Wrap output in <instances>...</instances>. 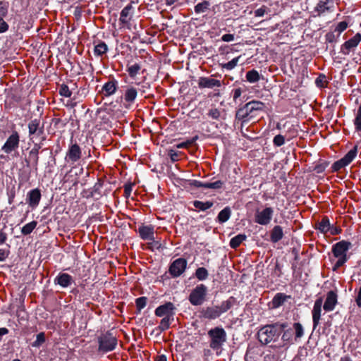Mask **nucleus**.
Wrapping results in <instances>:
<instances>
[{"label": "nucleus", "instance_id": "obj_1", "mask_svg": "<svg viewBox=\"0 0 361 361\" xmlns=\"http://www.w3.org/2000/svg\"><path fill=\"white\" fill-rule=\"evenodd\" d=\"M265 104L257 100H252L240 107L235 113V119L240 121L242 125L247 124L250 121L255 122L258 112L264 111Z\"/></svg>", "mask_w": 361, "mask_h": 361}, {"label": "nucleus", "instance_id": "obj_2", "mask_svg": "<svg viewBox=\"0 0 361 361\" xmlns=\"http://www.w3.org/2000/svg\"><path fill=\"white\" fill-rule=\"evenodd\" d=\"M286 326V324H274L262 327L257 333L259 342L264 345H267L271 341H276L282 330Z\"/></svg>", "mask_w": 361, "mask_h": 361}, {"label": "nucleus", "instance_id": "obj_3", "mask_svg": "<svg viewBox=\"0 0 361 361\" xmlns=\"http://www.w3.org/2000/svg\"><path fill=\"white\" fill-rule=\"evenodd\" d=\"M210 338L209 347L214 350H221L224 343L226 341V332L221 327H215L208 331Z\"/></svg>", "mask_w": 361, "mask_h": 361}, {"label": "nucleus", "instance_id": "obj_4", "mask_svg": "<svg viewBox=\"0 0 361 361\" xmlns=\"http://www.w3.org/2000/svg\"><path fill=\"white\" fill-rule=\"evenodd\" d=\"M351 246V243L342 240L336 243L332 248V252L335 257L338 258L334 265V269L343 266L347 261L346 252Z\"/></svg>", "mask_w": 361, "mask_h": 361}, {"label": "nucleus", "instance_id": "obj_5", "mask_svg": "<svg viewBox=\"0 0 361 361\" xmlns=\"http://www.w3.org/2000/svg\"><path fill=\"white\" fill-rule=\"evenodd\" d=\"M207 288L204 284L197 285L190 293L189 301L192 305H201L205 300Z\"/></svg>", "mask_w": 361, "mask_h": 361}, {"label": "nucleus", "instance_id": "obj_6", "mask_svg": "<svg viewBox=\"0 0 361 361\" xmlns=\"http://www.w3.org/2000/svg\"><path fill=\"white\" fill-rule=\"evenodd\" d=\"M99 350L109 352L115 349L117 345V339L111 334L107 333L102 335L98 338Z\"/></svg>", "mask_w": 361, "mask_h": 361}, {"label": "nucleus", "instance_id": "obj_7", "mask_svg": "<svg viewBox=\"0 0 361 361\" xmlns=\"http://www.w3.org/2000/svg\"><path fill=\"white\" fill-rule=\"evenodd\" d=\"M274 212V209L270 207L257 210L255 214V222L262 226L268 225L272 219Z\"/></svg>", "mask_w": 361, "mask_h": 361}, {"label": "nucleus", "instance_id": "obj_8", "mask_svg": "<svg viewBox=\"0 0 361 361\" xmlns=\"http://www.w3.org/2000/svg\"><path fill=\"white\" fill-rule=\"evenodd\" d=\"M357 153V147L350 149L342 159L336 161L332 165L334 171H338L341 169L348 166L356 157Z\"/></svg>", "mask_w": 361, "mask_h": 361}, {"label": "nucleus", "instance_id": "obj_9", "mask_svg": "<svg viewBox=\"0 0 361 361\" xmlns=\"http://www.w3.org/2000/svg\"><path fill=\"white\" fill-rule=\"evenodd\" d=\"M20 136L17 131H13L7 138L6 142L1 147V150L6 154H10L16 150L19 147Z\"/></svg>", "mask_w": 361, "mask_h": 361}, {"label": "nucleus", "instance_id": "obj_10", "mask_svg": "<svg viewBox=\"0 0 361 361\" xmlns=\"http://www.w3.org/2000/svg\"><path fill=\"white\" fill-rule=\"evenodd\" d=\"M187 261L184 258H178L174 260L169 267V273L173 277L180 276L185 270Z\"/></svg>", "mask_w": 361, "mask_h": 361}, {"label": "nucleus", "instance_id": "obj_11", "mask_svg": "<svg viewBox=\"0 0 361 361\" xmlns=\"http://www.w3.org/2000/svg\"><path fill=\"white\" fill-rule=\"evenodd\" d=\"M175 305L171 302H167L156 308L155 315L159 317H174Z\"/></svg>", "mask_w": 361, "mask_h": 361}, {"label": "nucleus", "instance_id": "obj_12", "mask_svg": "<svg viewBox=\"0 0 361 361\" xmlns=\"http://www.w3.org/2000/svg\"><path fill=\"white\" fill-rule=\"evenodd\" d=\"M361 41V35L357 33L353 38L346 41L341 48V51L345 54H349L350 51L355 48Z\"/></svg>", "mask_w": 361, "mask_h": 361}, {"label": "nucleus", "instance_id": "obj_13", "mask_svg": "<svg viewBox=\"0 0 361 361\" xmlns=\"http://www.w3.org/2000/svg\"><path fill=\"white\" fill-rule=\"evenodd\" d=\"M82 152L80 146L75 143L69 147L66 159L71 163H75L81 158Z\"/></svg>", "mask_w": 361, "mask_h": 361}, {"label": "nucleus", "instance_id": "obj_14", "mask_svg": "<svg viewBox=\"0 0 361 361\" xmlns=\"http://www.w3.org/2000/svg\"><path fill=\"white\" fill-rule=\"evenodd\" d=\"M323 303L322 298H317L314 304L312 310V321H313V329L314 330L319 324L321 318L322 306Z\"/></svg>", "mask_w": 361, "mask_h": 361}, {"label": "nucleus", "instance_id": "obj_15", "mask_svg": "<svg viewBox=\"0 0 361 361\" xmlns=\"http://www.w3.org/2000/svg\"><path fill=\"white\" fill-rule=\"evenodd\" d=\"M28 129L30 137L33 135L41 136L44 133V128L43 126H40V121L37 118L32 120L28 123ZM32 139L33 137H30V140H32Z\"/></svg>", "mask_w": 361, "mask_h": 361}, {"label": "nucleus", "instance_id": "obj_16", "mask_svg": "<svg viewBox=\"0 0 361 361\" xmlns=\"http://www.w3.org/2000/svg\"><path fill=\"white\" fill-rule=\"evenodd\" d=\"M41 200V192L38 188L31 190L27 195V202L32 208L36 207Z\"/></svg>", "mask_w": 361, "mask_h": 361}, {"label": "nucleus", "instance_id": "obj_17", "mask_svg": "<svg viewBox=\"0 0 361 361\" xmlns=\"http://www.w3.org/2000/svg\"><path fill=\"white\" fill-rule=\"evenodd\" d=\"M337 304V295L333 291L330 290L327 293L326 298L324 304V310L326 312L333 311Z\"/></svg>", "mask_w": 361, "mask_h": 361}, {"label": "nucleus", "instance_id": "obj_18", "mask_svg": "<svg viewBox=\"0 0 361 361\" xmlns=\"http://www.w3.org/2000/svg\"><path fill=\"white\" fill-rule=\"evenodd\" d=\"M221 82L219 80L201 77L198 80V86L200 88H213L214 87H221Z\"/></svg>", "mask_w": 361, "mask_h": 361}, {"label": "nucleus", "instance_id": "obj_19", "mask_svg": "<svg viewBox=\"0 0 361 361\" xmlns=\"http://www.w3.org/2000/svg\"><path fill=\"white\" fill-rule=\"evenodd\" d=\"M262 353L259 348L256 346L249 347L247 350L245 360V361H259Z\"/></svg>", "mask_w": 361, "mask_h": 361}, {"label": "nucleus", "instance_id": "obj_20", "mask_svg": "<svg viewBox=\"0 0 361 361\" xmlns=\"http://www.w3.org/2000/svg\"><path fill=\"white\" fill-rule=\"evenodd\" d=\"M73 282V277L66 273H60L55 279L54 283L63 288L70 286Z\"/></svg>", "mask_w": 361, "mask_h": 361}, {"label": "nucleus", "instance_id": "obj_21", "mask_svg": "<svg viewBox=\"0 0 361 361\" xmlns=\"http://www.w3.org/2000/svg\"><path fill=\"white\" fill-rule=\"evenodd\" d=\"M202 316L208 319H214L221 314L216 306L207 307L201 312Z\"/></svg>", "mask_w": 361, "mask_h": 361}, {"label": "nucleus", "instance_id": "obj_22", "mask_svg": "<svg viewBox=\"0 0 361 361\" xmlns=\"http://www.w3.org/2000/svg\"><path fill=\"white\" fill-rule=\"evenodd\" d=\"M139 233L142 239L154 240V228L151 226H142L139 228Z\"/></svg>", "mask_w": 361, "mask_h": 361}, {"label": "nucleus", "instance_id": "obj_23", "mask_svg": "<svg viewBox=\"0 0 361 361\" xmlns=\"http://www.w3.org/2000/svg\"><path fill=\"white\" fill-rule=\"evenodd\" d=\"M289 295H286L284 293H279L276 294L271 301V305L273 308H278L281 306L288 298H289Z\"/></svg>", "mask_w": 361, "mask_h": 361}, {"label": "nucleus", "instance_id": "obj_24", "mask_svg": "<svg viewBox=\"0 0 361 361\" xmlns=\"http://www.w3.org/2000/svg\"><path fill=\"white\" fill-rule=\"evenodd\" d=\"M116 90V82L111 80L106 82L102 87V92L106 97H109L115 93Z\"/></svg>", "mask_w": 361, "mask_h": 361}, {"label": "nucleus", "instance_id": "obj_25", "mask_svg": "<svg viewBox=\"0 0 361 361\" xmlns=\"http://www.w3.org/2000/svg\"><path fill=\"white\" fill-rule=\"evenodd\" d=\"M133 6L130 4L127 5L123 8L121 12L120 21L123 23H127L131 18L132 16Z\"/></svg>", "mask_w": 361, "mask_h": 361}, {"label": "nucleus", "instance_id": "obj_26", "mask_svg": "<svg viewBox=\"0 0 361 361\" xmlns=\"http://www.w3.org/2000/svg\"><path fill=\"white\" fill-rule=\"evenodd\" d=\"M283 232L280 226H275L271 232V240L273 243H277L283 238Z\"/></svg>", "mask_w": 361, "mask_h": 361}, {"label": "nucleus", "instance_id": "obj_27", "mask_svg": "<svg viewBox=\"0 0 361 361\" xmlns=\"http://www.w3.org/2000/svg\"><path fill=\"white\" fill-rule=\"evenodd\" d=\"M234 301V298L231 297L227 300L223 301L220 305H216L220 314L230 310L233 305Z\"/></svg>", "mask_w": 361, "mask_h": 361}, {"label": "nucleus", "instance_id": "obj_28", "mask_svg": "<svg viewBox=\"0 0 361 361\" xmlns=\"http://www.w3.org/2000/svg\"><path fill=\"white\" fill-rule=\"evenodd\" d=\"M316 228L323 233H327L331 229V224L328 217L322 218L321 221L317 224Z\"/></svg>", "mask_w": 361, "mask_h": 361}, {"label": "nucleus", "instance_id": "obj_29", "mask_svg": "<svg viewBox=\"0 0 361 361\" xmlns=\"http://www.w3.org/2000/svg\"><path fill=\"white\" fill-rule=\"evenodd\" d=\"M41 148V146L38 144H35V147L30 151L29 156L30 158L33 161V166L37 169L39 161V149Z\"/></svg>", "mask_w": 361, "mask_h": 361}, {"label": "nucleus", "instance_id": "obj_30", "mask_svg": "<svg viewBox=\"0 0 361 361\" xmlns=\"http://www.w3.org/2000/svg\"><path fill=\"white\" fill-rule=\"evenodd\" d=\"M231 215V210L230 207H226L222 209L218 214L217 219L219 223L223 224L227 221Z\"/></svg>", "mask_w": 361, "mask_h": 361}, {"label": "nucleus", "instance_id": "obj_31", "mask_svg": "<svg viewBox=\"0 0 361 361\" xmlns=\"http://www.w3.org/2000/svg\"><path fill=\"white\" fill-rule=\"evenodd\" d=\"M193 206L198 209L200 211H206L208 209L211 208L214 203L211 201L202 202L199 200H195L192 202Z\"/></svg>", "mask_w": 361, "mask_h": 361}, {"label": "nucleus", "instance_id": "obj_32", "mask_svg": "<svg viewBox=\"0 0 361 361\" xmlns=\"http://www.w3.org/2000/svg\"><path fill=\"white\" fill-rule=\"evenodd\" d=\"M174 320V317H163L160 322L157 329L160 331H164L167 330L171 325V323Z\"/></svg>", "mask_w": 361, "mask_h": 361}, {"label": "nucleus", "instance_id": "obj_33", "mask_svg": "<svg viewBox=\"0 0 361 361\" xmlns=\"http://www.w3.org/2000/svg\"><path fill=\"white\" fill-rule=\"evenodd\" d=\"M137 91L135 87H129L125 92V100L128 102H133L137 97Z\"/></svg>", "mask_w": 361, "mask_h": 361}, {"label": "nucleus", "instance_id": "obj_34", "mask_svg": "<svg viewBox=\"0 0 361 361\" xmlns=\"http://www.w3.org/2000/svg\"><path fill=\"white\" fill-rule=\"evenodd\" d=\"M246 238L247 236L245 234H238L231 239L230 246L232 248H237Z\"/></svg>", "mask_w": 361, "mask_h": 361}, {"label": "nucleus", "instance_id": "obj_35", "mask_svg": "<svg viewBox=\"0 0 361 361\" xmlns=\"http://www.w3.org/2000/svg\"><path fill=\"white\" fill-rule=\"evenodd\" d=\"M246 79L250 83H255L260 80V75L255 69L247 71L246 73Z\"/></svg>", "mask_w": 361, "mask_h": 361}, {"label": "nucleus", "instance_id": "obj_36", "mask_svg": "<svg viewBox=\"0 0 361 361\" xmlns=\"http://www.w3.org/2000/svg\"><path fill=\"white\" fill-rule=\"evenodd\" d=\"M108 51V47L104 42H100L94 47V52L97 56H102Z\"/></svg>", "mask_w": 361, "mask_h": 361}, {"label": "nucleus", "instance_id": "obj_37", "mask_svg": "<svg viewBox=\"0 0 361 361\" xmlns=\"http://www.w3.org/2000/svg\"><path fill=\"white\" fill-rule=\"evenodd\" d=\"M240 58H241V56H239L238 57L233 59L231 61H228V63H221L220 66L223 69H226L228 71H231V70L233 69L238 65Z\"/></svg>", "mask_w": 361, "mask_h": 361}, {"label": "nucleus", "instance_id": "obj_38", "mask_svg": "<svg viewBox=\"0 0 361 361\" xmlns=\"http://www.w3.org/2000/svg\"><path fill=\"white\" fill-rule=\"evenodd\" d=\"M209 6L210 3L208 1H203L195 6V11L196 13H204L209 8Z\"/></svg>", "mask_w": 361, "mask_h": 361}, {"label": "nucleus", "instance_id": "obj_39", "mask_svg": "<svg viewBox=\"0 0 361 361\" xmlns=\"http://www.w3.org/2000/svg\"><path fill=\"white\" fill-rule=\"evenodd\" d=\"M328 1L329 0H321L317 4L314 10L317 12L318 15H320L329 10V8L327 6Z\"/></svg>", "mask_w": 361, "mask_h": 361}, {"label": "nucleus", "instance_id": "obj_40", "mask_svg": "<svg viewBox=\"0 0 361 361\" xmlns=\"http://www.w3.org/2000/svg\"><path fill=\"white\" fill-rule=\"evenodd\" d=\"M293 329L295 330V341H297L303 336L304 329L302 324L298 322L293 324Z\"/></svg>", "mask_w": 361, "mask_h": 361}, {"label": "nucleus", "instance_id": "obj_41", "mask_svg": "<svg viewBox=\"0 0 361 361\" xmlns=\"http://www.w3.org/2000/svg\"><path fill=\"white\" fill-rule=\"evenodd\" d=\"M195 276L200 281H204L207 279L208 271L204 267H199L195 271Z\"/></svg>", "mask_w": 361, "mask_h": 361}, {"label": "nucleus", "instance_id": "obj_42", "mask_svg": "<svg viewBox=\"0 0 361 361\" xmlns=\"http://www.w3.org/2000/svg\"><path fill=\"white\" fill-rule=\"evenodd\" d=\"M37 221H32L27 224H25L21 229V232L23 235H28L32 232V231L37 226Z\"/></svg>", "mask_w": 361, "mask_h": 361}, {"label": "nucleus", "instance_id": "obj_43", "mask_svg": "<svg viewBox=\"0 0 361 361\" xmlns=\"http://www.w3.org/2000/svg\"><path fill=\"white\" fill-rule=\"evenodd\" d=\"M281 339L285 343V344L287 343H292L293 341V329H288L283 331Z\"/></svg>", "mask_w": 361, "mask_h": 361}, {"label": "nucleus", "instance_id": "obj_44", "mask_svg": "<svg viewBox=\"0 0 361 361\" xmlns=\"http://www.w3.org/2000/svg\"><path fill=\"white\" fill-rule=\"evenodd\" d=\"M140 68H141V67H140V64L134 63L128 67L127 71H128L130 77L135 78L137 75Z\"/></svg>", "mask_w": 361, "mask_h": 361}, {"label": "nucleus", "instance_id": "obj_45", "mask_svg": "<svg viewBox=\"0 0 361 361\" xmlns=\"http://www.w3.org/2000/svg\"><path fill=\"white\" fill-rule=\"evenodd\" d=\"M225 182L221 180H216L212 183H206V188H210L214 190L221 189L224 185Z\"/></svg>", "mask_w": 361, "mask_h": 361}, {"label": "nucleus", "instance_id": "obj_46", "mask_svg": "<svg viewBox=\"0 0 361 361\" xmlns=\"http://www.w3.org/2000/svg\"><path fill=\"white\" fill-rule=\"evenodd\" d=\"M354 125L357 131H361V105L358 108Z\"/></svg>", "mask_w": 361, "mask_h": 361}, {"label": "nucleus", "instance_id": "obj_47", "mask_svg": "<svg viewBox=\"0 0 361 361\" xmlns=\"http://www.w3.org/2000/svg\"><path fill=\"white\" fill-rule=\"evenodd\" d=\"M207 115L209 117L214 120H219L221 114V111L216 108H212L209 110Z\"/></svg>", "mask_w": 361, "mask_h": 361}, {"label": "nucleus", "instance_id": "obj_48", "mask_svg": "<svg viewBox=\"0 0 361 361\" xmlns=\"http://www.w3.org/2000/svg\"><path fill=\"white\" fill-rule=\"evenodd\" d=\"M147 298L146 297H140L135 300V304L137 310L140 311L147 304Z\"/></svg>", "mask_w": 361, "mask_h": 361}, {"label": "nucleus", "instance_id": "obj_49", "mask_svg": "<svg viewBox=\"0 0 361 361\" xmlns=\"http://www.w3.org/2000/svg\"><path fill=\"white\" fill-rule=\"evenodd\" d=\"M339 37V34L335 35L334 32H329L326 34L325 39L326 42L334 43L337 42Z\"/></svg>", "mask_w": 361, "mask_h": 361}, {"label": "nucleus", "instance_id": "obj_50", "mask_svg": "<svg viewBox=\"0 0 361 361\" xmlns=\"http://www.w3.org/2000/svg\"><path fill=\"white\" fill-rule=\"evenodd\" d=\"M59 94L61 96L70 97L71 96V91L66 85L63 84L59 88Z\"/></svg>", "mask_w": 361, "mask_h": 361}, {"label": "nucleus", "instance_id": "obj_51", "mask_svg": "<svg viewBox=\"0 0 361 361\" xmlns=\"http://www.w3.org/2000/svg\"><path fill=\"white\" fill-rule=\"evenodd\" d=\"M45 341V336L44 333H39L37 335L36 340L33 342L32 346L39 347Z\"/></svg>", "mask_w": 361, "mask_h": 361}, {"label": "nucleus", "instance_id": "obj_52", "mask_svg": "<svg viewBox=\"0 0 361 361\" xmlns=\"http://www.w3.org/2000/svg\"><path fill=\"white\" fill-rule=\"evenodd\" d=\"M8 4L5 1H0V16L5 17L8 13Z\"/></svg>", "mask_w": 361, "mask_h": 361}, {"label": "nucleus", "instance_id": "obj_53", "mask_svg": "<svg viewBox=\"0 0 361 361\" xmlns=\"http://www.w3.org/2000/svg\"><path fill=\"white\" fill-rule=\"evenodd\" d=\"M348 27V23L345 21H341L338 23L337 26L335 28L334 32H337L339 35L342 32H343Z\"/></svg>", "mask_w": 361, "mask_h": 361}, {"label": "nucleus", "instance_id": "obj_54", "mask_svg": "<svg viewBox=\"0 0 361 361\" xmlns=\"http://www.w3.org/2000/svg\"><path fill=\"white\" fill-rule=\"evenodd\" d=\"M273 142L276 146L280 147L284 144L285 138L281 135H277L274 137Z\"/></svg>", "mask_w": 361, "mask_h": 361}, {"label": "nucleus", "instance_id": "obj_55", "mask_svg": "<svg viewBox=\"0 0 361 361\" xmlns=\"http://www.w3.org/2000/svg\"><path fill=\"white\" fill-rule=\"evenodd\" d=\"M4 16H0V33L4 32L8 29V25L4 20Z\"/></svg>", "mask_w": 361, "mask_h": 361}, {"label": "nucleus", "instance_id": "obj_56", "mask_svg": "<svg viewBox=\"0 0 361 361\" xmlns=\"http://www.w3.org/2000/svg\"><path fill=\"white\" fill-rule=\"evenodd\" d=\"M140 85V88L139 89V91L142 94L147 93L148 90L150 89V84L149 82H144Z\"/></svg>", "mask_w": 361, "mask_h": 361}, {"label": "nucleus", "instance_id": "obj_57", "mask_svg": "<svg viewBox=\"0 0 361 361\" xmlns=\"http://www.w3.org/2000/svg\"><path fill=\"white\" fill-rule=\"evenodd\" d=\"M168 154L173 162L176 161L178 159V153L173 149H169Z\"/></svg>", "mask_w": 361, "mask_h": 361}, {"label": "nucleus", "instance_id": "obj_58", "mask_svg": "<svg viewBox=\"0 0 361 361\" xmlns=\"http://www.w3.org/2000/svg\"><path fill=\"white\" fill-rule=\"evenodd\" d=\"M267 11V8L265 6H262L259 8L255 10V16L256 17H262L265 14Z\"/></svg>", "mask_w": 361, "mask_h": 361}, {"label": "nucleus", "instance_id": "obj_59", "mask_svg": "<svg viewBox=\"0 0 361 361\" xmlns=\"http://www.w3.org/2000/svg\"><path fill=\"white\" fill-rule=\"evenodd\" d=\"M221 40L224 42H231L234 40V35L233 34H225L221 37Z\"/></svg>", "mask_w": 361, "mask_h": 361}, {"label": "nucleus", "instance_id": "obj_60", "mask_svg": "<svg viewBox=\"0 0 361 361\" xmlns=\"http://www.w3.org/2000/svg\"><path fill=\"white\" fill-rule=\"evenodd\" d=\"M191 185L196 188H206V183L201 182L200 180H193L191 182Z\"/></svg>", "mask_w": 361, "mask_h": 361}, {"label": "nucleus", "instance_id": "obj_61", "mask_svg": "<svg viewBox=\"0 0 361 361\" xmlns=\"http://www.w3.org/2000/svg\"><path fill=\"white\" fill-rule=\"evenodd\" d=\"M9 252L0 249V262L4 261L8 256Z\"/></svg>", "mask_w": 361, "mask_h": 361}, {"label": "nucleus", "instance_id": "obj_62", "mask_svg": "<svg viewBox=\"0 0 361 361\" xmlns=\"http://www.w3.org/2000/svg\"><path fill=\"white\" fill-rule=\"evenodd\" d=\"M242 90L240 88H237L233 90V101L236 102L237 99L241 96Z\"/></svg>", "mask_w": 361, "mask_h": 361}, {"label": "nucleus", "instance_id": "obj_63", "mask_svg": "<svg viewBox=\"0 0 361 361\" xmlns=\"http://www.w3.org/2000/svg\"><path fill=\"white\" fill-rule=\"evenodd\" d=\"M124 192L126 197H128L130 195V193L132 192V185H125L124 186Z\"/></svg>", "mask_w": 361, "mask_h": 361}, {"label": "nucleus", "instance_id": "obj_64", "mask_svg": "<svg viewBox=\"0 0 361 361\" xmlns=\"http://www.w3.org/2000/svg\"><path fill=\"white\" fill-rule=\"evenodd\" d=\"M7 240V235L2 230L0 231V245L4 244Z\"/></svg>", "mask_w": 361, "mask_h": 361}]
</instances>
